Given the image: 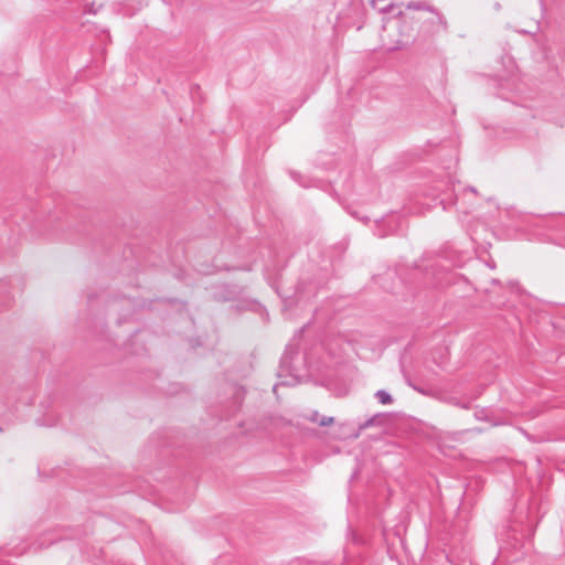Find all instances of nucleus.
Instances as JSON below:
<instances>
[{
  "instance_id": "1",
  "label": "nucleus",
  "mask_w": 565,
  "mask_h": 565,
  "mask_svg": "<svg viewBox=\"0 0 565 565\" xmlns=\"http://www.w3.org/2000/svg\"><path fill=\"white\" fill-rule=\"evenodd\" d=\"M308 420L320 426V427H328L334 424V417L322 415L319 412H312L308 416Z\"/></svg>"
},
{
  "instance_id": "2",
  "label": "nucleus",
  "mask_w": 565,
  "mask_h": 565,
  "mask_svg": "<svg viewBox=\"0 0 565 565\" xmlns=\"http://www.w3.org/2000/svg\"><path fill=\"white\" fill-rule=\"evenodd\" d=\"M291 178L298 182L303 188H310L312 186V180L308 179L307 177L301 175L298 172H290Z\"/></svg>"
},
{
  "instance_id": "3",
  "label": "nucleus",
  "mask_w": 565,
  "mask_h": 565,
  "mask_svg": "<svg viewBox=\"0 0 565 565\" xmlns=\"http://www.w3.org/2000/svg\"><path fill=\"white\" fill-rule=\"evenodd\" d=\"M377 397L382 404H385L388 401V395L385 392H379Z\"/></svg>"
},
{
  "instance_id": "4",
  "label": "nucleus",
  "mask_w": 565,
  "mask_h": 565,
  "mask_svg": "<svg viewBox=\"0 0 565 565\" xmlns=\"http://www.w3.org/2000/svg\"><path fill=\"white\" fill-rule=\"evenodd\" d=\"M387 9H388V7H387V6H386V7H380V8H379V11H380V12H386V10H387Z\"/></svg>"
}]
</instances>
